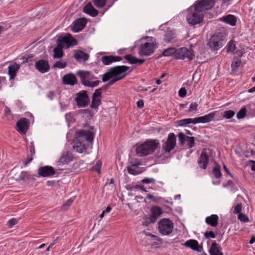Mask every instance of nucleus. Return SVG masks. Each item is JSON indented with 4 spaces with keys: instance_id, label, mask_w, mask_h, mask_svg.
<instances>
[{
    "instance_id": "62",
    "label": "nucleus",
    "mask_w": 255,
    "mask_h": 255,
    "mask_svg": "<svg viewBox=\"0 0 255 255\" xmlns=\"http://www.w3.org/2000/svg\"><path fill=\"white\" fill-rule=\"evenodd\" d=\"M10 109L6 107L4 109V113L6 116H8L10 114Z\"/></svg>"
},
{
    "instance_id": "19",
    "label": "nucleus",
    "mask_w": 255,
    "mask_h": 255,
    "mask_svg": "<svg viewBox=\"0 0 255 255\" xmlns=\"http://www.w3.org/2000/svg\"><path fill=\"white\" fill-rule=\"evenodd\" d=\"M86 23L87 21L85 18L77 19L73 22L72 30L75 32H78L84 28Z\"/></svg>"
},
{
    "instance_id": "57",
    "label": "nucleus",
    "mask_w": 255,
    "mask_h": 255,
    "mask_svg": "<svg viewBox=\"0 0 255 255\" xmlns=\"http://www.w3.org/2000/svg\"><path fill=\"white\" fill-rule=\"evenodd\" d=\"M32 156H31L30 155H28L27 159L23 161L24 165H27L29 162H30L32 160Z\"/></svg>"
},
{
    "instance_id": "48",
    "label": "nucleus",
    "mask_w": 255,
    "mask_h": 255,
    "mask_svg": "<svg viewBox=\"0 0 255 255\" xmlns=\"http://www.w3.org/2000/svg\"><path fill=\"white\" fill-rule=\"evenodd\" d=\"M235 115V112L233 111L229 110L224 112V118L230 119Z\"/></svg>"
},
{
    "instance_id": "25",
    "label": "nucleus",
    "mask_w": 255,
    "mask_h": 255,
    "mask_svg": "<svg viewBox=\"0 0 255 255\" xmlns=\"http://www.w3.org/2000/svg\"><path fill=\"white\" fill-rule=\"evenodd\" d=\"M184 246L194 251L199 252L201 251V247L199 246L198 242L195 240H189L186 241L184 244Z\"/></svg>"
},
{
    "instance_id": "61",
    "label": "nucleus",
    "mask_w": 255,
    "mask_h": 255,
    "mask_svg": "<svg viewBox=\"0 0 255 255\" xmlns=\"http://www.w3.org/2000/svg\"><path fill=\"white\" fill-rule=\"evenodd\" d=\"M29 151L30 153V155L32 156L35 153L34 147L33 145L29 146Z\"/></svg>"
},
{
    "instance_id": "31",
    "label": "nucleus",
    "mask_w": 255,
    "mask_h": 255,
    "mask_svg": "<svg viewBox=\"0 0 255 255\" xmlns=\"http://www.w3.org/2000/svg\"><path fill=\"white\" fill-rule=\"evenodd\" d=\"M218 217L216 215H212L206 218V223L212 227H216L218 223Z\"/></svg>"
},
{
    "instance_id": "63",
    "label": "nucleus",
    "mask_w": 255,
    "mask_h": 255,
    "mask_svg": "<svg viewBox=\"0 0 255 255\" xmlns=\"http://www.w3.org/2000/svg\"><path fill=\"white\" fill-rule=\"evenodd\" d=\"M224 171L226 173V174L229 176H230L232 178H233V176L232 174L229 172L228 169L226 167V166L224 165Z\"/></svg>"
},
{
    "instance_id": "46",
    "label": "nucleus",
    "mask_w": 255,
    "mask_h": 255,
    "mask_svg": "<svg viewBox=\"0 0 255 255\" xmlns=\"http://www.w3.org/2000/svg\"><path fill=\"white\" fill-rule=\"evenodd\" d=\"M246 114V109L245 108H243L241 109L237 115V117L238 119H242L244 118Z\"/></svg>"
},
{
    "instance_id": "8",
    "label": "nucleus",
    "mask_w": 255,
    "mask_h": 255,
    "mask_svg": "<svg viewBox=\"0 0 255 255\" xmlns=\"http://www.w3.org/2000/svg\"><path fill=\"white\" fill-rule=\"evenodd\" d=\"M75 100L79 108L86 107L90 102V99L87 92L84 90L81 91L75 94Z\"/></svg>"
},
{
    "instance_id": "10",
    "label": "nucleus",
    "mask_w": 255,
    "mask_h": 255,
    "mask_svg": "<svg viewBox=\"0 0 255 255\" xmlns=\"http://www.w3.org/2000/svg\"><path fill=\"white\" fill-rule=\"evenodd\" d=\"M223 35L221 33H215L208 42L209 46L214 49H218L222 46Z\"/></svg>"
},
{
    "instance_id": "37",
    "label": "nucleus",
    "mask_w": 255,
    "mask_h": 255,
    "mask_svg": "<svg viewBox=\"0 0 255 255\" xmlns=\"http://www.w3.org/2000/svg\"><path fill=\"white\" fill-rule=\"evenodd\" d=\"M176 51L175 48L170 47L164 50L162 52V55L164 56H169L173 54H176Z\"/></svg>"
},
{
    "instance_id": "44",
    "label": "nucleus",
    "mask_w": 255,
    "mask_h": 255,
    "mask_svg": "<svg viewBox=\"0 0 255 255\" xmlns=\"http://www.w3.org/2000/svg\"><path fill=\"white\" fill-rule=\"evenodd\" d=\"M213 173L215 176L217 178L221 177L222 176L221 172L218 166H216L213 168Z\"/></svg>"
},
{
    "instance_id": "21",
    "label": "nucleus",
    "mask_w": 255,
    "mask_h": 255,
    "mask_svg": "<svg viewBox=\"0 0 255 255\" xmlns=\"http://www.w3.org/2000/svg\"><path fill=\"white\" fill-rule=\"evenodd\" d=\"M73 159V156L72 153L67 152H64L61 156L57 163L58 165L67 164Z\"/></svg>"
},
{
    "instance_id": "39",
    "label": "nucleus",
    "mask_w": 255,
    "mask_h": 255,
    "mask_svg": "<svg viewBox=\"0 0 255 255\" xmlns=\"http://www.w3.org/2000/svg\"><path fill=\"white\" fill-rule=\"evenodd\" d=\"M152 216L155 218V220H156V218L162 213V212L160 208L154 207L152 208Z\"/></svg>"
},
{
    "instance_id": "40",
    "label": "nucleus",
    "mask_w": 255,
    "mask_h": 255,
    "mask_svg": "<svg viewBox=\"0 0 255 255\" xmlns=\"http://www.w3.org/2000/svg\"><path fill=\"white\" fill-rule=\"evenodd\" d=\"M67 65V63L65 61H57L53 65L54 68L62 69L64 68Z\"/></svg>"
},
{
    "instance_id": "59",
    "label": "nucleus",
    "mask_w": 255,
    "mask_h": 255,
    "mask_svg": "<svg viewBox=\"0 0 255 255\" xmlns=\"http://www.w3.org/2000/svg\"><path fill=\"white\" fill-rule=\"evenodd\" d=\"M137 106L139 108H142L144 106V103L143 100H139L137 102Z\"/></svg>"
},
{
    "instance_id": "36",
    "label": "nucleus",
    "mask_w": 255,
    "mask_h": 255,
    "mask_svg": "<svg viewBox=\"0 0 255 255\" xmlns=\"http://www.w3.org/2000/svg\"><path fill=\"white\" fill-rule=\"evenodd\" d=\"M236 46L235 41L233 40H231L226 46V51L228 53L233 54L234 53V51L236 49Z\"/></svg>"
},
{
    "instance_id": "35",
    "label": "nucleus",
    "mask_w": 255,
    "mask_h": 255,
    "mask_svg": "<svg viewBox=\"0 0 255 255\" xmlns=\"http://www.w3.org/2000/svg\"><path fill=\"white\" fill-rule=\"evenodd\" d=\"M53 52V57L54 59L60 58L63 56V48L58 45L54 48Z\"/></svg>"
},
{
    "instance_id": "26",
    "label": "nucleus",
    "mask_w": 255,
    "mask_h": 255,
    "mask_svg": "<svg viewBox=\"0 0 255 255\" xmlns=\"http://www.w3.org/2000/svg\"><path fill=\"white\" fill-rule=\"evenodd\" d=\"M208 161V155L205 151H203L201 154L198 163L201 167L206 169Z\"/></svg>"
},
{
    "instance_id": "47",
    "label": "nucleus",
    "mask_w": 255,
    "mask_h": 255,
    "mask_svg": "<svg viewBox=\"0 0 255 255\" xmlns=\"http://www.w3.org/2000/svg\"><path fill=\"white\" fill-rule=\"evenodd\" d=\"M198 104L197 103H192L190 105V108L188 111V112H195L197 110Z\"/></svg>"
},
{
    "instance_id": "34",
    "label": "nucleus",
    "mask_w": 255,
    "mask_h": 255,
    "mask_svg": "<svg viewBox=\"0 0 255 255\" xmlns=\"http://www.w3.org/2000/svg\"><path fill=\"white\" fill-rule=\"evenodd\" d=\"M125 59L128 60L130 64H136L139 63L142 64L144 62V59H137L131 55L128 54L126 55L125 57Z\"/></svg>"
},
{
    "instance_id": "22",
    "label": "nucleus",
    "mask_w": 255,
    "mask_h": 255,
    "mask_svg": "<svg viewBox=\"0 0 255 255\" xmlns=\"http://www.w3.org/2000/svg\"><path fill=\"white\" fill-rule=\"evenodd\" d=\"M63 83L65 85H74L77 83L76 76L72 73H68L62 78Z\"/></svg>"
},
{
    "instance_id": "51",
    "label": "nucleus",
    "mask_w": 255,
    "mask_h": 255,
    "mask_svg": "<svg viewBox=\"0 0 255 255\" xmlns=\"http://www.w3.org/2000/svg\"><path fill=\"white\" fill-rule=\"evenodd\" d=\"M17 223V220L15 218H12L8 220L7 222V226L9 228H11L14 225H16Z\"/></svg>"
},
{
    "instance_id": "15",
    "label": "nucleus",
    "mask_w": 255,
    "mask_h": 255,
    "mask_svg": "<svg viewBox=\"0 0 255 255\" xmlns=\"http://www.w3.org/2000/svg\"><path fill=\"white\" fill-rule=\"evenodd\" d=\"M218 114V112L217 111H215L210 113L209 114L204 116L195 118L196 124L198 123L205 124L210 122L214 120V118L217 117Z\"/></svg>"
},
{
    "instance_id": "12",
    "label": "nucleus",
    "mask_w": 255,
    "mask_h": 255,
    "mask_svg": "<svg viewBox=\"0 0 255 255\" xmlns=\"http://www.w3.org/2000/svg\"><path fill=\"white\" fill-rule=\"evenodd\" d=\"M176 145V137L173 133L168 134L166 141L163 144L162 148L166 152H169Z\"/></svg>"
},
{
    "instance_id": "42",
    "label": "nucleus",
    "mask_w": 255,
    "mask_h": 255,
    "mask_svg": "<svg viewBox=\"0 0 255 255\" xmlns=\"http://www.w3.org/2000/svg\"><path fill=\"white\" fill-rule=\"evenodd\" d=\"M94 5L98 8L103 7L106 3L107 0H93Z\"/></svg>"
},
{
    "instance_id": "56",
    "label": "nucleus",
    "mask_w": 255,
    "mask_h": 255,
    "mask_svg": "<svg viewBox=\"0 0 255 255\" xmlns=\"http://www.w3.org/2000/svg\"><path fill=\"white\" fill-rule=\"evenodd\" d=\"M128 170L130 174H135L136 173L135 167L134 166L132 167H128Z\"/></svg>"
},
{
    "instance_id": "9",
    "label": "nucleus",
    "mask_w": 255,
    "mask_h": 255,
    "mask_svg": "<svg viewBox=\"0 0 255 255\" xmlns=\"http://www.w3.org/2000/svg\"><path fill=\"white\" fill-rule=\"evenodd\" d=\"M76 44L77 40L70 34H67V35L59 38L57 41V45L62 48L65 46L69 47L71 45Z\"/></svg>"
},
{
    "instance_id": "52",
    "label": "nucleus",
    "mask_w": 255,
    "mask_h": 255,
    "mask_svg": "<svg viewBox=\"0 0 255 255\" xmlns=\"http://www.w3.org/2000/svg\"><path fill=\"white\" fill-rule=\"evenodd\" d=\"M242 205L241 204H238L234 209V213L235 214H239L240 213H242Z\"/></svg>"
},
{
    "instance_id": "49",
    "label": "nucleus",
    "mask_w": 255,
    "mask_h": 255,
    "mask_svg": "<svg viewBox=\"0 0 255 255\" xmlns=\"http://www.w3.org/2000/svg\"><path fill=\"white\" fill-rule=\"evenodd\" d=\"M102 166V162L100 161H98L95 165L92 167V170L96 171L98 173H100V169Z\"/></svg>"
},
{
    "instance_id": "33",
    "label": "nucleus",
    "mask_w": 255,
    "mask_h": 255,
    "mask_svg": "<svg viewBox=\"0 0 255 255\" xmlns=\"http://www.w3.org/2000/svg\"><path fill=\"white\" fill-rule=\"evenodd\" d=\"M209 252L211 255H223L221 249L216 243L212 244Z\"/></svg>"
},
{
    "instance_id": "7",
    "label": "nucleus",
    "mask_w": 255,
    "mask_h": 255,
    "mask_svg": "<svg viewBox=\"0 0 255 255\" xmlns=\"http://www.w3.org/2000/svg\"><path fill=\"white\" fill-rule=\"evenodd\" d=\"M174 225L172 221L168 219H163L158 223L159 233L164 236L169 235L172 232Z\"/></svg>"
},
{
    "instance_id": "28",
    "label": "nucleus",
    "mask_w": 255,
    "mask_h": 255,
    "mask_svg": "<svg viewBox=\"0 0 255 255\" xmlns=\"http://www.w3.org/2000/svg\"><path fill=\"white\" fill-rule=\"evenodd\" d=\"M176 40L175 33L172 30H167L164 35V41L169 43L174 42Z\"/></svg>"
},
{
    "instance_id": "29",
    "label": "nucleus",
    "mask_w": 255,
    "mask_h": 255,
    "mask_svg": "<svg viewBox=\"0 0 255 255\" xmlns=\"http://www.w3.org/2000/svg\"><path fill=\"white\" fill-rule=\"evenodd\" d=\"M19 68V66L16 63H14L8 66V74L10 79H13L16 75V72Z\"/></svg>"
},
{
    "instance_id": "3",
    "label": "nucleus",
    "mask_w": 255,
    "mask_h": 255,
    "mask_svg": "<svg viewBox=\"0 0 255 255\" xmlns=\"http://www.w3.org/2000/svg\"><path fill=\"white\" fill-rule=\"evenodd\" d=\"M77 75L80 78L81 83L85 86L94 88L99 85L100 81L92 72L85 70H79Z\"/></svg>"
},
{
    "instance_id": "43",
    "label": "nucleus",
    "mask_w": 255,
    "mask_h": 255,
    "mask_svg": "<svg viewBox=\"0 0 255 255\" xmlns=\"http://www.w3.org/2000/svg\"><path fill=\"white\" fill-rule=\"evenodd\" d=\"M29 179V175L27 172L22 171L21 172L19 176L16 179L17 181L24 180Z\"/></svg>"
},
{
    "instance_id": "53",
    "label": "nucleus",
    "mask_w": 255,
    "mask_h": 255,
    "mask_svg": "<svg viewBox=\"0 0 255 255\" xmlns=\"http://www.w3.org/2000/svg\"><path fill=\"white\" fill-rule=\"evenodd\" d=\"M155 179L152 178H146L141 180L142 183H146V184L151 183H154L155 182Z\"/></svg>"
},
{
    "instance_id": "27",
    "label": "nucleus",
    "mask_w": 255,
    "mask_h": 255,
    "mask_svg": "<svg viewBox=\"0 0 255 255\" xmlns=\"http://www.w3.org/2000/svg\"><path fill=\"white\" fill-rule=\"evenodd\" d=\"M74 57L79 62H85L88 59L89 56L88 54L82 51H79L75 53Z\"/></svg>"
},
{
    "instance_id": "2",
    "label": "nucleus",
    "mask_w": 255,
    "mask_h": 255,
    "mask_svg": "<svg viewBox=\"0 0 255 255\" xmlns=\"http://www.w3.org/2000/svg\"><path fill=\"white\" fill-rule=\"evenodd\" d=\"M128 69V66L124 65L113 67L103 75L102 81L109 82V84L112 85L116 82L124 78Z\"/></svg>"
},
{
    "instance_id": "13",
    "label": "nucleus",
    "mask_w": 255,
    "mask_h": 255,
    "mask_svg": "<svg viewBox=\"0 0 255 255\" xmlns=\"http://www.w3.org/2000/svg\"><path fill=\"white\" fill-rule=\"evenodd\" d=\"M214 4V0H201L195 3L194 6L196 9L202 12L211 8Z\"/></svg>"
},
{
    "instance_id": "20",
    "label": "nucleus",
    "mask_w": 255,
    "mask_h": 255,
    "mask_svg": "<svg viewBox=\"0 0 255 255\" xmlns=\"http://www.w3.org/2000/svg\"><path fill=\"white\" fill-rule=\"evenodd\" d=\"M36 69L41 73H45L49 70V65L47 61L39 60L35 64Z\"/></svg>"
},
{
    "instance_id": "41",
    "label": "nucleus",
    "mask_w": 255,
    "mask_h": 255,
    "mask_svg": "<svg viewBox=\"0 0 255 255\" xmlns=\"http://www.w3.org/2000/svg\"><path fill=\"white\" fill-rule=\"evenodd\" d=\"M241 63V61L237 57L233 58V61L232 63V67L235 70L238 68Z\"/></svg>"
},
{
    "instance_id": "58",
    "label": "nucleus",
    "mask_w": 255,
    "mask_h": 255,
    "mask_svg": "<svg viewBox=\"0 0 255 255\" xmlns=\"http://www.w3.org/2000/svg\"><path fill=\"white\" fill-rule=\"evenodd\" d=\"M245 50L244 49L242 50H237L235 52V54L239 57H241L245 53Z\"/></svg>"
},
{
    "instance_id": "54",
    "label": "nucleus",
    "mask_w": 255,
    "mask_h": 255,
    "mask_svg": "<svg viewBox=\"0 0 255 255\" xmlns=\"http://www.w3.org/2000/svg\"><path fill=\"white\" fill-rule=\"evenodd\" d=\"M178 95L179 97L181 98L184 97L186 95V90L185 88H181L178 92Z\"/></svg>"
},
{
    "instance_id": "4",
    "label": "nucleus",
    "mask_w": 255,
    "mask_h": 255,
    "mask_svg": "<svg viewBox=\"0 0 255 255\" xmlns=\"http://www.w3.org/2000/svg\"><path fill=\"white\" fill-rule=\"evenodd\" d=\"M159 145V142L157 139L147 140L137 146L136 153L140 156L148 155L153 153Z\"/></svg>"
},
{
    "instance_id": "50",
    "label": "nucleus",
    "mask_w": 255,
    "mask_h": 255,
    "mask_svg": "<svg viewBox=\"0 0 255 255\" xmlns=\"http://www.w3.org/2000/svg\"><path fill=\"white\" fill-rule=\"evenodd\" d=\"M147 198L154 202H158L161 199V197H155L151 194H147Z\"/></svg>"
},
{
    "instance_id": "55",
    "label": "nucleus",
    "mask_w": 255,
    "mask_h": 255,
    "mask_svg": "<svg viewBox=\"0 0 255 255\" xmlns=\"http://www.w3.org/2000/svg\"><path fill=\"white\" fill-rule=\"evenodd\" d=\"M205 236L208 238H215V236L214 234V233L212 231H210L209 232H207L204 234Z\"/></svg>"
},
{
    "instance_id": "16",
    "label": "nucleus",
    "mask_w": 255,
    "mask_h": 255,
    "mask_svg": "<svg viewBox=\"0 0 255 255\" xmlns=\"http://www.w3.org/2000/svg\"><path fill=\"white\" fill-rule=\"evenodd\" d=\"M38 174L39 176L43 177H50L55 174V171L52 166H45L38 169Z\"/></svg>"
},
{
    "instance_id": "60",
    "label": "nucleus",
    "mask_w": 255,
    "mask_h": 255,
    "mask_svg": "<svg viewBox=\"0 0 255 255\" xmlns=\"http://www.w3.org/2000/svg\"><path fill=\"white\" fill-rule=\"evenodd\" d=\"M234 185V183L231 180H229L227 183L224 185V187H233Z\"/></svg>"
},
{
    "instance_id": "14",
    "label": "nucleus",
    "mask_w": 255,
    "mask_h": 255,
    "mask_svg": "<svg viewBox=\"0 0 255 255\" xmlns=\"http://www.w3.org/2000/svg\"><path fill=\"white\" fill-rule=\"evenodd\" d=\"M103 88L96 89L93 93L92 99L91 108L96 109L101 103V95L102 93Z\"/></svg>"
},
{
    "instance_id": "17",
    "label": "nucleus",
    "mask_w": 255,
    "mask_h": 255,
    "mask_svg": "<svg viewBox=\"0 0 255 255\" xmlns=\"http://www.w3.org/2000/svg\"><path fill=\"white\" fill-rule=\"evenodd\" d=\"M29 121L26 118H22L16 123L17 130L21 134H25L28 128Z\"/></svg>"
},
{
    "instance_id": "11",
    "label": "nucleus",
    "mask_w": 255,
    "mask_h": 255,
    "mask_svg": "<svg viewBox=\"0 0 255 255\" xmlns=\"http://www.w3.org/2000/svg\"><path fill=\"white\" fill-rule=\"evenodd\" d=\"M194 54L192 51L186 47L180 48L176 51L175 58L176 59H185L187 58L191 60L193 58Z\"/></svg>"
},
{
    "instance_id": "45",
    "label": "nucleus",
    "mask_w": 255,
    "mask_h": 255,
    "mask_svg": "<svg viewBox=\"0 0 255 255\" xmlns=\"http://www.w3.org/2000/svg\"><path fill=\"white\" fill-rule=\"evenodd\" d=\"M238 219L241 221V222H243L244 223H246V222H248L249 221V219L248 218V217L243 214V213H240L239 215H238Z\"/></svg>"
},
{
    "instance_id": "30",
    "label": "nucleus",
    "mask_w": 255,
    "mask_h": 255,
    "mask_svg": "<svg viewBox=\"0 0 255 255\" xmlns=\"http://www.w3.org/2000/svg\"><path fill=\"white\" fill-rule=\"evenodd\" d=\"M237 19V17L232 14H228L224 16V23L228 24L232 26L236 25Z\"/></svg>"
},
{
    "instance_id": "5",
    "label": "nucleus",
    "mask_w": 255,
    "mask_h": 255,
    "mask_svg": "<svg viewBox=\"0 0 255 255\" xmlns=\"http://www.w3.org/2000/svg\"><path fill=\"white\" fill-rule=\"evenodd\" d=\"M141 43L138 54L140 56H148L152 54L157 47L156 40L153 37H146Z\"/></svg>"
},
{
    "instance_id": "64",
    "label": "nucleus",
    "mask_w": 255,
    "mask_h": 255,
    "mask_svg": "<svg viewBox=\"0 0 255 255\" xmlns=\"http://www.w3.org/2000/svg\"><path fill=\"white\" fill-rule=\"evenodd\" d=\"M111 211V208L110 206H108L106 210L103 211L105 213H108Z\"/></svg>"
},
{
    "instance_id": "1",
    "label": "nucleus",
    "mask_w": 255,
    "mask_h": 255,
    "mask_svg": "<svg viewBox=\"0 0 255 255\" xmlns=\"http://www.w3.org/2000/svg\"><path fill=\"white\" fill-rule=\"evenodd\" d=\"M77 141L73 148L79 153H83L87 147L91 146L94 138L93 133L89 130H81L76 132Z\"/></svg>"
},
{
    "instance_id": "23",
    "label": "nucleus",
    "mask_w": 255,
    "mask_h": 255,
    "mask_svg": "<svg viewBox=\"0 0 255 255\" xmlns=\"http://www.w3.org/2000/svg\"><path fill=\"white\" fill-rule=\"evenodd\" d=\"M122 60L120 56H104L101 58V60L103 64L105 65H109L113 62L119 61Z\"/></svg>"
},
{
    "instance_id": "38",
    "label": "nucleus",
    "mask_w": 255,
    "mask_h": 255,
    "mask_svg": "<svg viewBox=\"0 0 255 255\" xmlns=\"http://www.w3.org/2000/svg\"><path fill=\"white\" fill-rule=\"evenodd\" d=\"M74 201V198H71L69 200L64 202L62 205L61 209L63 211H66L68 209V208L71 205L72 203Z\"/></svg>"
},
{
    "instance_id": "24",
    "label": "nucleus",
    "mask_w": 255,
    "mask_h": 255,
    "mask_svg": "<svg viewBox=\"0 0 255 255\" xmlns=\"http://www.w3.org/2000/svg\"><path fill=\"white\" fill-rule=\"evenodd\" d=\"M83 11L93 17L96 16L98 14V10L94 7L90 2L84 7Z\"/></svg>"
},
{
    "instance_id": "32",
    "label": "nucleus",
    "mask_w": 255,
    "mask_h": 255,
    "mask_svg": "<svg viewBox=\"0 0 255 255\" xmlns=\"http://www.w3.org/2000/svg\"><path fill=\"white\" fill-rule=\"evenodd\" d=\"M178 126L180 127H186L188 125L192 124L195 125V118H188L179 120L177 122Z\"/></svg>"
},
{
    "instance_id": "6",
    "label": "nucleus",
    "mask_w": 255,
    "mask_h": 255,
    "mask_svg": "<svg viewBox=\"0 0 255 255\" xmlns=\"http://www.w3.org/2000/svg\"><path fill=\"white\" fill-rule=\"evenodd\" d=\"M187 20L191 25H194L201 23L203 19V14L193 6L188 9Z\"/></svg>"
},
{
    "instance_id": "18",
    "label": "nucleus",
    "mask_w": 255,
    "mask_h": 255,
    "mask_svg": "<svg viewBox=\"0 0 255 255\" xmlns=\"http://www.w3.org/2000/svg\"><path fill=\"white\" fill-rule=\"evenodd\" d=\"M178 137L181 144L186 142L189 148H192L195 145L194 137L193 136H186L183 133L180 132L178 134Z\"/></svg>"
}]
</instances>
